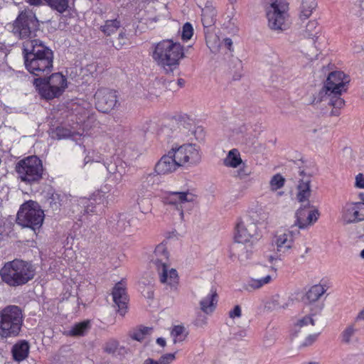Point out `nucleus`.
Segmentation results:
<instances>
[{"label": "nucleus", "instance_id": "1", "mask_svg": "<svg viewBox=\"0 0 364 364\" xmlns=\"http://www.w3.org/2000/svg\"><path fill=\"white\" fill-rule=\"evenodd\" d=\"M24 63L32 75L43 77L51 73L53 68V53L37 39L28 40L23 44Z\"/></svg>", "mask_w": 364, "mask_h": 364}, {"label": "nucleus", "instance_id": "2", "mask_svg": "<svg viewBox=\"0 0 364 364\" xmlns=\"http://www.w3.org/2000/svg\"><path fill=\"white\" fill-rule=\"evenodd\" d=\"M348 77L343 72H331L319 92L321 100L327 101L333 107L331 112L332 116H338L340 110L344 107L345 101L341 97V94L346 92L345 86L349 82Z\"/></svg>", "mask_w": 364, "mask_h": 364}, {"label": "nucleus", "instance_id": "3", "mask_svg": "<svg viewBox=\"0 0 364 364\" xmlns=\"http://www.w3.org/2000/svg\"><path fill=\"white\" fill-rule=\"evenodd\" d=\"M151 56L158 66L171 73L178 68L185 56L183 46L172 40H163L154 45Z\"/></svg>", "mask_w": 364, "mask_h": 364}, {"label": "nucleus", "instance_id": "4", "mask_svg": "<svg viewBox=\"0 0 364 364\" xmlns=\"http://www.w3.org/2000/svg\"><path fill=\"white\" fill-rule=\"evenodd\" d=\"M2 280L11 287L25 284L35 275L33 266L23 260L14 259L6 262L0 270Z\"/></svg>", "mask_w": 364, "mask_h": 364}, {"label": "nucleus", "instance_id": "5", "mask_svg": "<svg viewBox=\"0 0 364 364\" xmlns=\"http://www.w3.org/2000/svg\"><path fill=\"white\" fill-rule=\"evenodd\" d=\"M316 316L312 313L301 316L297 319L291 333V341L296 346L306 347L315 342L317 338V333H315Z\"/></svg>", "mask_w": 364, "mask_h": 364}, {"label": "nucleus", "instance_id": "6", "mask_svg": "<svg viewBox=\"0 0 364 364\" xmlns=\"http://www.w3.org/2000/svg\"><path fill=\"white\" fill-rule=\"evenodd\" d=\"M264 9L268 26L277 31L287 28L289 4L287 0H265Z\"/></svg>", "mask_w": 364, "mask_h": 364}, {"label": "nucleus", "instance_id": "7", "mask_svg": "<svg viewBox=\"0 0 364 364\" xmlns=\"http://www.w3.org/2000/svg\"><path fill=\"white\" fill-rule=\"evenodd\" d=\"M33 85L39 95L46 100L59 97L68 87L67 78L60 73H53L48 78H36Z\"/></svg>", "mask_w": 364, "mask_h": 364}, {"label": "nucleus", "instance_id": "8", "mask_svg": "<svg viewBox=\"0 0 364 364\" xmlns=\"http://www.w3.org/2000/svg\"><path fill=\"white\" fill-rule=\"evenodd\" d=\"M23 312L15 305L0 311V336L2 338L17 336L23 324Z\"/></svg>", "mask_w": 364, "mask_h": 364}, {"label": "nucleus", "instance_id": "9", "mask_svg": "<svg viewBox=\"0 0 364 364\" xmlns=\"http://www.w3.org/2000/svg\"><path fill=\"white\" fill-rule=\"evenodd\" d=\"M44 218V212L38 203L28 200L21 205L17 213V223L23 228L36 230L42 226Z\"/></svg>", "mask_w": 364, "mask_h": 364}, {"label": "nucleus", "instance_id": "10", "mask_svg": "<svg viewBox=\"0 0 364 364\" xmlns=\"http://www.w3.org/2000/svg\"><path fill=\"white\" fill-rule=\"evenodd\" d=\"M40 23L36 14L29 9L19 13L13 23L12 31L20 38H31L36 36L39 30Z\"/></svg>", "mask_w": 364, "mask_h": 364}, {"label": "nucleus", "instance_id": "11", "mask_svg": "<svg viewBox=\"0 0 364 364\" xmlns=\"http://www.w3.org/2000/svg\"><path fill=\"white\" fill-rule=\"evenodd\" d=\"M16 169L21 181L28 183L39 181L43 172L42 162L36 156H30L19 161Z\"/></svg>", "mask_w": 364, "mask_h": 364}, {"label": "nucleus", "instance_id": "12", "mask_svg": "<svg viewBox=\"0 0 364 364\" xmlns=\"http://www.w3.org/2000/svg\"><path fill=\"white\" fill-rule=\"evenodd\" d=\"M196 196L189 191H171L165 198V203L173 210L175 219L181 223L184 220L183 205L193 202Z\"/></svg>", "mask_w": 364, "mask_h": 364}, {"label": "nucleus", "instance_id": "13", "mask_svg": "<svg viewBox=\"0 0 364 364\" xmlns=\"http://www.w3.org/2000/svg\"><path fill=\"white\" fill-rule=\"evenodd\" d=\"M170 151L180 167L198 164L201 159L200 149L193 144L173 147Z\"/></svg>", "mask_w": 364, "mask_h": 364}, {"label": "nucleus", "instance_id": "14", "mask_svg": "<svg viewBox=\"0 0 364 364\" xmlns=\"http://www.w3.org/2000/svg\"><path fill=\"white\" fill-rule=\"evenodd\" d=\"M94 99L95 107L102 113L111 112L118 102L117 91L108 87L97 89L95 93Z\"/></svg>", "mask_w": 364, "mask_h": 364}, {"label": "nucleus", "instance_id": "15", "mask_svg": "<svg viewBox=\"0 0 364 364\" xmlns=\"http://www.w3.org/2000/svg\"><path fill=\"white\" fill-rule=\"evenodd\" d=\"M257 233V227L250 217L240 219L235 227L234 240L240 244L251 242Z\"/></svg>", "mask_w": 364, "mask_h": 364}, {"label": "nucleus", "instance_id": "16", "mask_svg": "<svg viewBox=\"0 0 364 364\" xmlns=\"http://www.w3.org/2000/svg\"><path fill=\"white\" fill-rule=\"evenodd\" d=\"M310 207V203L308 202L306 205L299 208L295 213L294 220L289 223V226L291 228L296 227L299 229H305L316 223L320 215L319 212L315 208L308 210L307 208Z\"/></svg>", "mask_w": 364, "mask_h": 364}, {"label": "nucleus", "instance_id": "17", "mask_svg": "<svg viewBox=\"0 0 364 364\" xmlns=\"http://www.w3.org/2000/svg\"><path fill=\"white\" fill-rule=\"evenodd\" d=\"M320 32L321 28L318 26V21L316 20L309 21L303 31L304 38L311 40L314 43V46L311 47L304 46L303 48V53L311 59L316 58L318 55V50L314 44L318 38Z\"/></svg>", "mask_w": 364, "mask_h": 364}, {"label": "nucleus", "instance_id": "18", "mask_svg": "<svg viewBox=\"0 0 364 364\" xmlns=\"http://www.w3.org/2000/svg\"><path fill=\"white\" fill-rule=\"evenodd\" d=\"M342 220L346 224L364 220V205L360 202H347L342 209Z\"/></svg>", "mask_w": 364, "mask_h": 364}, {"label": "nucleus", "instance_id": "19", "mask_svg": "<svg viewBox=\"0 0 364 364\" xmlns=\"http://www.w3.org/2000/svg\"><path fill=\"white\" fill-rule=\"evenodd\" d=\"M256 272L258 275H262L263 273H266V274L261 278L250 280L246 287L247 290L260 289L264 285L270 283L273 279L272 275L275 274V269L272 266L263 267L262 264H259L257 267Z\"/></svg>", "mask_w": 364, "mask_h": 364}, {"label": "nucleus", "instance_id": "20", "mask_svg": "<svg viewBox=\"0 0 364 364\" xmlns=\"http://www.w3.org/2000/svg\"><path fill=\"white\" fill-rule=\"evenodd\" d=\"M200 309L205 314H211L217 304V292L213 287L203 289L200 293Z\"/></svg>", "mask_w": 364, "mask_h": 364}, {"label": "nucleus", "instance_id": "21", "mask_svg": "<svg viewBox=\"0 0 364 364\" xmlns=\"http://www.w3.org/2000/svg\"><path fill=\"white\" fill-rule=\"evenodd\" d=\"M173 154L169 150L168 154L163 156L155 166V171L159 175H165L176 171L180 166Z\"/></svg>", "mask_w": 364, "mask_h": 364}, {"label": "nucleus", "instance_id": "22", "mask_svg": "<svg viewBox=\"0 0 364 364\" xmlns=\"http://www.w3.org/2000/svg\"><path fill=\"white\" fill-rule=\"evenodd\" d=\"M160 281L162 284L173 288L176 287L178 284V275L177 271L171 268L169 264H162L157 268Z\"/></svg>", "mask_w": 364, "mask_h": 364}, {"label": "nucleus", "instance_id": "23", "mask_svg": "<svg viewBox=\"0 0 364 364\" xmlns=\"http://www.w3.org/2000/svg\"><path fill=\"white\" fill-rule=\"evenodd\" d=\"M113 301L118 307V311L121 315L125 314V309L127 304V295L126 293L125 285L120 282L116 284L112 291Z\"/></svg>", "mask_w": 364, "mask_h": 364}, {"label": "nucleus", "instance_id": "24", "mask_svg": "<svg viewBox=\"0 0 364 364\" xmlns=\"http://www.w3.org/2000/svg\"><path fill=\"white\" fill-rule=\"evenodd\" d=\"M294 236L292 231L287 230L275 236L274 244L279 252H286L293 247Z\"/></svg>", "mask_w": 364, "mask_h": 364}, {"label": "nucleus", "instance_id": "25", "mask_svg": "<svg viewBox=\"0 0 364 364\" xmlns=\"http://www.w3.org/2000/svg\"><path fill=\"white\" fill-rule=\"evenodd\" d=\"M169 252L168 248L164 244H159L155 248L154 252L153 261L156 264V268L162 264L168 265V263Z\"/></svg>", "mask_w": 364, "mask_h": 364}, {"label": "nucleus", "instance_id": "26", "mask_svg": "<svg viewBox=\"0 0 364 364\" xmlns=\"http://www.w3.org/2000/svg\"><path fill=\"white\" fill-rule=\"evenodd\" d=\"M105 351L114 356H124L129 350L124 346H121L116 340L111 339L107 341L104 346Z\"/></svg>", "mask_w": 364, "mask_h": 364}, {"label": "nucleus", "instance_id": "27", "mask_svg": "<svg viewBox=\"0 0 364 364\" xmlns=\"http://www.w3.org/2000/svg\"><path fill=\"white\" fill-rule=\"evenodd\" d=\"M243 162L240 153L237 149L230 150L223 161V164L225 167L231 168H237Z\"/></svg>", "mask_w": 364, "mask_h": 364}, {"label": "nucleus", "instance_id": "28", "mask_svg": "<svg viewBox=\"0 0 364 364\" xmlns=\"http://www.w3.org/2000/svg\"><path fill=\"white\" fill-rule=\"evenodd\" d=\"M29 348V344L26 341L16 343L12 348L14 359L18 362L25 360L28 355Z\"/></svg>", "mask_w": 364, "mask_h": 364}, {"label": "nucleus", "instance_id": "29", "mask_svg": "<svg viewBox=\"0 0 364 364\" xmlns=\"http://www.w3.org/2000/svg\"><path fill=\"white\" fill-rule=\"evenodd\" d=\"M311 181L309 178L302 179L299 181L297 186V200L302 203L304 201L309 202V198L311 196Z\"/></svg>", "mask_w": 364, "mask_h": 364}, {"label": "nucleus", "instance_id": "30", "mask_svg": "<svg viewBox=\"0 0 364 364\" xmlns=\"http://www.w3.org/2000/svg\"><path fill=\"white\" fill-rule=\"evenodd\" d=\"M216 9L211 2H207L202 10V23L205 27H210L215 22Z\"/></svg>", "mask_w": 364, "mask_h": 364}, {"label": "nucleus", "instance_id": "31", "mask_svg": "<svg viewBox=\"0 0 364 364\" xmlns=\"http://www.w3.org/2000/svg\"><path fill=\"white\" fill-rule=\"evenodd\" d=\"M152 195L150 192H144L141 190L138 195L137 203L141 210L142 213H147L151 211V199Z\"/></svg>", "mask_w": 364, "mask_h": 364}, {"label": "nucleus", "instance_id": "32", "mask_svg": "<svg viewBox=\"0 0 364 364\" xmlns=\"http://www.w3.org/2000/svg\"><path fill=\"white\" fill-rule=\"evenodd\" d=\"M316 0H301L300 7V18H308L316 8Z\"/></svg>", "mask_w": 364, "mask_h": 364}, {"label": "nucleus", "instance_id": "33", "mask_svg": "<svg viewBox=\"0 0 364 364\" xmlns=\"http://www.w3.org/2000/svg\"><path fill=\"white\" fill-rule=\"evenodd\" d=\"M326 289L321 284L312 286L306 292V299L310 302H315L325 293Z\"/></svg>", "mask_w": 364, "mask_h": 364}, {"label": "nucleus", "instance_id": "34", "mask_svg": "<svg viewBox=\"0 0 364 364\" xmlns=\"http://www.w3.org/2000/svg\"><path fill=\"white\" fill-rule=\"evenodd\" d=\"M289 297L282 295H277L267 304L268 309H284L289 305Z\"/></svg>", "mask_w": 364, "mask_h": 364}, {"label": "nucleus", "instance_id": "35", "mask_svg": "<svg viewBox=\"0 0 364 364\" xmlns=\"http://www.w3.org/2000/svg\"><path fill=\"white\" fill-rule=\"evenodd\" d=\"M101 31L107 36L116 34L121 28L120 23L117 20L107 21L103 26H101Z\"/></svg>", "mask_w": 364, "mask_h": 364}, {"label": "nucleus", "instance_id": "36", "mask_svg": "<svg viewBox=\"0 0 364 364\" xmlns=\"http://www.w3.org/2000/svg\"><path fill=\"white\" fill-rule=\"evenodd\" d=\"M286 179L280 173L272 176L269 181V188L271 192L275 193L282 189L285 185Z\"/></svg>", "mask_w": 364, "mask_h": 364}, {"label": "nucleus", "instance_id": "37", "mask_svg": "<svg viewBox=\"0 0 364 364\" xmlns=\"http://www.w3.org/2000/svg\"><path fill=\"white\" fill-rule=\"evenodd\" d=\"M206 43L210 51L213 53L219 52L222 46L220 38L213 33H210L206 36Z\"/></svg>", "mask_w": 364, "mask_h": 364}, {"label": "nucleus", "instance_id": "38", "mask_svg": "<svg viewBox=\"0 0 364 364\" xmlns=\"http://www.w3.org/2000/svg\"><path fill=\"white\" fill-rule=\"evenodd\" d=\"M85 165L95 174H104L107 171V167L103 163L100 161H91L89 156L85 158Z\"/></svg>", "mask_w": 364, "mask_h": 364}, {"label": "nucleus", "instance_id": "39", "mask_svg": "<svg viewBox=\"0 0 364 364\" xmlns=\"http://www.w3.org/2000/svg\"><path fill=\"white\" fill-rule=\"evenodd\" d=\"M171 336L173 338V343H177L186 339L187 332L183 326H175L171 331Z\"/></svg>", "mask_w": 364, "mask_h": 364}, {"label": "nucleus", "instance_id": "40", "mask_svg": "<svg viewBox=\"0 0 364 364\" xmlns=\"http://www.w3.org/2000/svg\"><path fill=\"white\" fill-rule=\"evenodd\" d=\"M174 353H166L161 355L159 360H156L153 358H146L142 364H170L175 360Z\"/></svg>", "mask_w": 364, "mask_h": 364}, {"label": "nucleus", "instance_id": "41", "mask_svg": "<svg viewBox=\"0 0 364 364\" xmlns=\"http://www.w3.org/2000/svg\"><path fill=\"white\" fill-rule=\"evenodd\" d=\"M151 332V328L143 327L131 331L129 333V336L132 339L141 342L144 341L146 336L149 335Z\"/></svg>", "mask_w": 364, "mask_h": 364}, {"label": "nucleus", "instance_id": "42", "mask_svg": "<svg viewBox=\"0 0 364 364\" xmlns=\"http://www.w3.org/2000/svg\"><path fill=\"white\" fill-rule=\"evenodd\" d=\"M357 331L354 324L348 326L341 333V341L345 344H350L352 342V338Z\"/></svg>", "mask_w": 364, "mask_h": 364}, {"label": "nucleus", "instance_id": "43", "mask_svg": "<svg viewBox=\"0 0 364 364\" xmlns=\"http://www.w3.org/2000/svg\"><path fill=\"white\" fill-rule=\"evenodd\" d=\"M89 326L88 321H83L75 324L69 331V335L73 336H82Z\"/></svg>", "mask_w": 364, "mask_h": 364}, {"label": "nucleus", "instance_id": "44", "mask_svg": "<svg viewBox=\"0 0 364 364\" xmlns=\"http://www.w3.org/2000/svg\"><path fill=\"white\" fill-rule=\"evenodd\" d=\"M117 33L118 36L112 41V44L116 49L119 50L126 44L127 37L123 28H120Z\"/></svg>", "mask_w": 364, "mask_h": 364}, {"label": "nucleus", "instance_id": "45", "mask_svg": "<svg viewBox=\"0 0 364 364\" xmlns=\"http://www.w3.org/2000/svg\"><path fill=\"white\" fill-rule=\"evenodd\" d=\"M252 174V171L248 168L247 165L243 162L242 164L240 167H238L237 171L235 172V176L240 180H245L250 176Z\"/></svg>", "mask_w": 364, "mask_h": 364}, {"label": "nucleus", "instance_id": "46", "mask_svg": "<svg viewBox=\"0 0 364 364\" xmlns=\"http://www.w3.org/2000/svg\"><path fill=\"white\" fill-rule=\"evenodd\" d=\"M193 34V28L190 23H186L182 29V39L188 41L191 38Z\"/></svg>", "mask_w": 364, "mask_h": 364}, {"label": "nucleus", "instance_id": "47", "mask_svg": "<svg viewBox=\"0 0 364 364\" xmlns=\"http://www.w3.org/2000/svg\"><path fill=\"white\" fill-rule=\"evenodd\" d=\"M355 187L359 189H364V174L360 173L355 177Z\"/></svg>", "mask_w": 364, "mask_h": 364}, {"label": "nucleus", "instance_id": "48", "mask_svg": "<svg viewBox=\"0 0 364 364\" xmlns=\"http://www.w3.org/2000/svg\"><path fill=\"white\" fill-rule=\"evenodd\" d=\"M311 247L304 245L300 247L299 250V255L300 257L304 259L306 257V256L311 252Z\"/></svg>", "mask_w": 364, "mask_h": 364}, {"label": "nucleus", "instance_id": "49", "mask_svg": "<svg viewBox=\"0 0 364 364\" xmlns=\"http://www.w3.org/2000/svg\"><path fill=\"white\" fill-rule=\"evenodd\" d=\"M229 315L230 317L232 318H234L235 317H240L241 316V309L240 306H235L234 309L230 311Z\"/></svg>", "mask_w": 364, "mask_h": 364}, {"label": "nucleus", "instance_id": "50", "mask_svg": "<svg viewBox=\"0 0 364 364\" xmlns=\"http://www.w3.org/2000/svg\"><path fill=\"white\" fill-rule=\"evenodd\" d=\"M223 46L226 48L228 50H232V41L230 38H225L223 40Z\"/></svg>", "mask_w": 364, "mask_h": 364}, {"label": "nucleus", "instance_id": "51", "mask_svg": "<svg viewBox=\"0 0 364 364\" xmlns=\"http://www.w3.org/2000/svg\"><path fill=\"white\" fill-rule=\"evenodd\" d=\"M355 322L364 321V309L361 310L355 318Z\"/></svg>", "mask_w": 364, "mask_h": 364}, {"label": "nucleus", "instance_id": "52", "mask_svg": "<svg viewBox=\"0 0 364 364\" xmlns=\"http://www.w3.org/2000/svg\"><path fill=\"white\" fill-rule=\"evenodd\" d=\"M31 6H38L42 4V0H26Z\"/></svg>", "mask_w": 364, "mask_h": 364}, {"label": "nucleus", "instance_id": "53", "mask_svg": "<svg viewBox=\"0 0 364 364\" xmlns=\"http://www.w3.org/2000/svg\"><path fill=\"white\" fill-rule=\"evenodd\" d=\"M171 83L172 84V87L175 85H178V87H182L184 85V80L183 79H178L176 82H171Z\"/></svg>", "mask_w": 364, "mask_h": 364}, {"label": "nucleus", "instance_id": "54", "mask_svg": "<svg viewBox=\"0 0 364 364\" xmlns=\"http://www.w3.org/2000/svg\"><path fill=\"white\" fill-rule=\"evenodd\" d=\"M56 134L58 136H66L67 134H64V129L62 128H57L56 129Z\"/></svg>", "mask_w": 364, "mask_h": 364}, {"label": "nucleus", "instance_id": "55", "mask_svg": "<svg viewBox=\"0 0 364 364\" xmlns=\"http://www.w3.org/2000/svg\"><path fill=\"white\" fill-rule=\"evenodd\" d=\"M156 343L162 347H164L166 344L165 339L163 338H158L156 339Z\"/></svg>", "mask_w": 364, "mask_h": 364}, {"label": "nucleus", "instance_id": "56", "mask_svg": "<svg viewBox=\"0 0 364 364\" xmlns=\"http://www.w3.org/2000/svg\"><path fill=\"white\" fill-rule=\"evenodd\" d=\"M360 256L362 259H364V249L360 252Z\"/></svg>", "mask_w": 364, "mask_h": 364}, {"label": "nucleus", "instance_id": "57", "mask_svg": "<svg viewBox=\"0 0 364 364\" xmlns=\"http://www.w3.org/2000/svg\"><path fill=\"white\" fill-rule=\"evenodd\" d=\"M274 257H272V256H270V257H269V262H270L271 263L273 262V260H274Z\"/></svg>", "mask_w": 364, "mask_h": 364}, {"label": "nucleus", "instance_id": "58", "mask_svg": "<svg viewBox=\"0 0 364 364\" xmlns=\"http://www.w3.org/2000/svg\"><path fill=\"white\" fill-rule=\"evenodd\" d=\"M308 364H319V363L315 362V361H311V362L308 363Z\"/></svg>", "mask_w": 364, "mask_h": 364}, {"label": "nucleus", "instance_id": "59", "mask_svg": "<svg viewBox=\"0 0 364 364\" xmlns=\"http://www.w3.org/2000/svg\"><path fill=\"white\" fill-rule=\"evenodd\" d=\"M229 1L230 2V4H233L237 1V0H229Z\"/></svg>", "mask_w": 364, "mask_h": 364}, {"label": "nucleus", "instance_id": "60", "mask_svg": "<svg viewBox=\"0 0 364 364\" xmlns=\"http://www.w3.org/2000/svg\"><path fill=\"white\" fill-rule=\"evenodd\" d=\"M283 193H284V192H279V193H277V195H278V196H282V194Z\"/></svg>", "mask_w": 364, "mask_h": 364}]
</instances>
